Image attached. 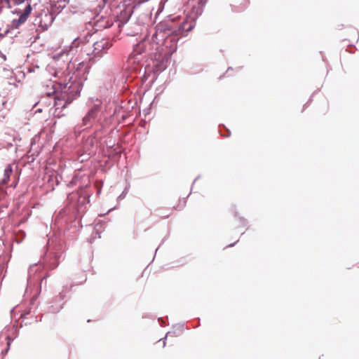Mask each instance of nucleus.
<instances>
[{"label":"nucleus","mask_w":359,"mask_h":359,"mask_svg":"<svg viewBox=\"0 0 359 359\" xmlns=\"http://www.w3.org/2000/svg\"><path fill=\"white\" fill-rule=\"evenodd\" d=\"M8 4L5 5V8H11L17 6L12 12L19 16L18 22H25L32 13V8L25 0H8Z\"/></svg>","instance_id":"nucleus-1"},{"label":"nucleus","mask_w":359,"mask_h":359,"mask_svg":"<svg viewBox=\"0 0 359 359\" xmlns=\"http://www.w3.org/2000/svg\"><path fill=\"white\" fill-rule=\"evenodd\" d=\"M74 88L72 86H69L68 90H61V92L55 91L54 106L56 110L65 108L74 100Z\"/></svg>","instance_id":"nucleus-2"},{"label":"nucleus","mask_w":359,"mask_h":359,"mask_svg":"<svg viewBox=\"0 0 359 359\" xmlns=\"http://www.w3.org/2000/svg\"><path fill=\"white\" fill-rule=\"evenodd\" d=\"M54 76L57 79L54 82L60 86L61 90H68L69 87H67V85L72 79V76H70L67 69L65 71L62 69L56 70Z\"/></svg>","instance_id":"nucleus-3"},{"label":"nucleus","mask_w":359,"mask_h":359,"mask_svg":"<svg viewBox=\"0 0 359 359\" xmlns=\"http://www.w3.org/2000/svg\"><path fill=\"white\" fill-rule=\"evenodd\" d=\"M140 62V55L137 53V50H134L133 53L130 55L128 58V67L130 69L131 72H137L140 65L139 63Z\"/></svg>","instance_id":"nucleus-4"},{"label":"nucleus","mask_w":359,"mask_h":359,"mask_svg":"<svg viewBox=\"0 0 359 359\" xmlns=\"http://www.w3.org/2000/svg\"><path fill=\"white\" fill-rule=\"evenodd\" d=\"M95 50L102 51L104 49H107L109 48L110 45L107 41L102 40L99 42H96L95 43Z\"/></svg>","instance_id":"nucleus-5"},{"label":"nucleus","mask_w":359,"mask_h":359,"mask_svg":"<svg viewBox=\"0 0 359 359\" xmlns=\"http://www.w3.org/2000/svg\"><path fill=\"white\" fill-rule=\"evenodd\" d=\"M98 106L99 104H96L95 107L90 109L88 114L83 118V121L84 125H87L90 121V119L94 118L95 113L97 111Z\"/></svg>","instance_id":"nucleus-6"},{"label":"nucleus","mask_w":359,"mask_h":359,"mask_svg":"<svg viewBox=\"0 0 359 359\" xmlns=\"http://www.w3.org/2000/svg\"><path fill=\"white\" fill-rule=\"evenodd\" d=\"M12 172H13V170H12L11 166L10 165H8L7 168L4 170V179L1 182V184H6L8 183Z\"/></svg>","instance_id":"nucleus-7"},{"label":"nucleus","mask_w":359,"mask_h":359,"mask_svg":"<svg viewBox=\"0 0 359 359\" xmlns=\"http://www.w3.org/2000/svg\"><path fill=\"white\" fill-rule=\"evenodd\" d=\"M12 172H13V170H12L11 166L10 165H8L7 168L4 170V179L1 182V184H6L8 183Z\"/></svg>","instance_id":"nucleus-8"},{"label":"nucleus","mask_w":359,"mask_h":359,"mask_svg":"<svg viewBox=\"0 0 359 359\" xmlns=\"http://www.w3.org/2000/svg\"><path fill=\"white\" fill-rule=\"evenodd\" d=\"M155 66L157 69L156 72L163 71V69H165L166 68V65H165L164 63H161L159 67H158L157 65H156Z\"/></svg>","instance_id":"nucleus-9"},{"label":"nucleus","mask_w":359,"mask_h":359,"mask_svg":"<svg viewBox=\"0 0 359 359\" xmlns=\"http://www.w3.org/2000/svg\"><path fill=\"white\" fill-rule=\"evenodd\" d=\"M66 53V50H62V52L59 53L58 54H56V55H54L53 56V59L54 60H58L59 57L62 55H63V54H65Z\"/></svg>","instance_id":"nucleus-10"},{"label":"nucleus","mask_w":359,"mask_h":359,"mask_svg":"<svg viewBox=\"0 0 359 359\" xmlns=\"http://www.w3.org/2000/svg\"><path fill=\"white\" fill-rule=\"evenodd\" d=\"M8 0H0V5L1 7H5V5H8Z\"/></svg>","instance_id":"nucleus-11"},{"label":"nucleus","mask_w":359,"mask_h":359,"mask_svg":"<svg viewBox=\"0 0 359 359\" xmlns=\"http://www.w3.org/2000/svg\"><path fill=\"white\" fill-rule=\"evenodd\" d=\"M8 32V29L5 30L3 33L0 32V38L4 37L5 35L7 34Z\"/></svg>","instance_id":"nucleus-12"},{"label":"nucleus","mask_w":359,"mask_h":359,"mask_svg":"<svg viewBox=\"0 0 359 359\" xmlns=\"http://www.w3.org/2000/svg\"><path fill=\"white\" fill-rule=\"evenodd\" d=\"M158 34V31H156V32L153 34V38L156 37Z\"/></svg>","instance_id":"nucleus-13"},{"label":"nucleus","mask_w":359,"mask_h":359,"mask_svg":"<svg viewBox=\"0 0 359 359\" xmlns=\"http://www.w3.org/2000/svg\"><path fill=\"white\" fill-rule=\"evenodd\" d=\"M40 27H41L43 29H47V27H43V26L41 24L40 25Z\"/></svg>","instance_id":"nucleus-14"},{"label":"nucleus","mask_w":359,"mask_h":359,"mask_svg":"<svg viewBox=\"0 0 359 359\" xmlns=\"http://www.w3.org/2000/svg\"><path fill=\"white\" fill-rule=\"evenodd\" d=\"M192 29V27H191V26H190V27H189V28L188 29V30H190V29Z\"/></svg>","instance_id":"nucleus-15"}]
</instances>
